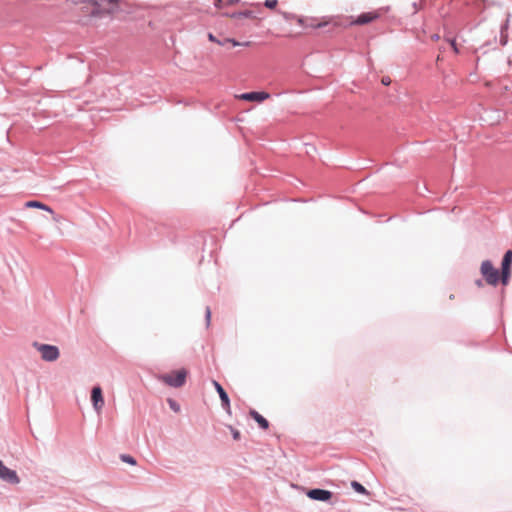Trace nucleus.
<instances>
[{"mask_svg": "<svg viewBox=\"0 0 512 512\" xmlns=\"http://www.w3.org/2000/svg\"><path fill=\"white\" fill-rule=\"evenodd\" d=\"M90 3L94 9L92 16L100 17L103 15H114L121 11L125 4L124 0H91Z\"/></svg>", "mask_w": 512, "mask_h": 512, "instance_id": "nucleus-1", "label": "nucleus"}, {"mask_svg": "<svg viewBox=\"0 0 512 512\" xmlns=\"http://www.w3.org/2000/svg\"><path fill=\"white\" fill-rule=\"evenodd\" d=\"M480 273H481L482 277L484 278L485 282L488 285H491L494 287L498 285L499 280L501 279L498 269H496L493 266L492 262L489 260H485L481 263Z\"/></svg>", "mask_w": 512, "mask_h": 512, "instance_id": "nucleus-2", "label": "nucleus"}, {"mask_svg": "<svg viewBox=\"0 0 512 512\" xmlns=\"http://www.w3.org/2000/svg\"><path fill=\"white\" fill-rule=\"evenodd\" d=\"M187 374V370L182 368L167 374H163L159 376V379L166 385L177 388L185 384Z\"/></svg>", "mask_w": 512, "mask_h": 512, "instance_id": "nucleus-3", "label": "nucleus"}, {"mask_svg": "<svg viewBox=\"0 0 512 512\" xmlns=\"http://www.w3.org/2000/svg\"><path fill=\"white\" fill-rule=\"evenodd\" d=\"M33 345L37 349V351L40 353L41 358L44 361L53 362V361H56L60 356L58 347H56L54 345L40 344L37 342H35Z\"/></svg>", "mask_w": 512, "mask_h": 512, "instance_id": "nucleus-4", "label": "nucleus"}, {"mask_svg": "<svg viewBox=\"0 0 512 512\" xmlns=\"http://www.w3.org/2000/svg\"><path fill=\"white\" fill-rule=\"evenodd\" d=\"M381 16V11L380 10H374V11H369V12H365V13H362L360 14L359 16L357 17H350V25H366V24H369L375 20H377L378 18H380Z\"/></svg>", "mask_w": 512, "mask_h": 512, "instance_id": "nucleus-5", "label": "nucleus"}, {"mask_svg": "<svg viewBox=\"0 0 512 512\" xmlns=\"http://www.w3.org/2000/svg\"><path fill=\"white\" fill-rule=\"evenodd\" d=\"M512 266V250H508L502 260L501 268V282L503 285H507L511 276Z\"/></svg>", "mask_w": 512, "mask_h": 512, "instance_id": "nucleus-6", "label": "nucleus"}, {"mask_svg": "<svg viewBox=\"0 0 512 512\" xmlns=\"http://www.w3.org/2000/svg\"><path fill=\"white\" fill-rule=\"evenodd\" d=\"M91 402L95 411L99 414L101 413L104 407V397L102 393V389L99 386L93 387L91 391Z\"/></svg>", "mask_w": 512, "mask_h": 512, "instance_id": "nucleus-7", "label": "nucleus"}, {"mask_svg": "<svg viewBox=\"0 0 512 512\" xmlns=\"http://www.w3.org/2000/svg\"><path fill=\"white\" fill-rule=\"evenodd\" d=\"M236 98L245 101L263 102L270 98V94L267 92H248L240 95H236Z\"/></svg>", "mask_w": 512, "mask_h": 512, "instance_id": "nucleus-8", "label": "nucleus"}, {"mask_svg": "<svg viewBox=\"0 0 512 512\" xmlns=\"http://www.w3.org/2000/svg\"><path fill=\"white\" fill-rule=\"evenodd\" d=\"M0 478L12 484L19 483V477L14 470L9 469L0 461Z\"/></svg>", "mask_w": 512, "mask_h": 512, "instance_id": "nucleus-9", "label": "nucleus"}, {"mask_svg": "<svg viewBox=\"0 0 512 512\" xmlns=\"http://www.w3.org/2000/svg\"><path fill=\"white\" fill-rule=\"evenodd\" d=\"M212 383H213V386L215 387L216 391L219 394V397H220L221 403H222V407L225 409V411L228 414H231L230 400H229L227 393L225 392L223 387L216 380H213Z\"/></svg>", "mask_w": 512, "mask_h": 512, "instance_id": "nucleus-10", "label": "nucleus"}, {"mask_svg": "<svg viewBox=\"0 0 512 512\" xmlns=\"http://www.w3.org/2000/svg\"><path fill=\"white\" fill-rule=\"evenodd\" d=\"M308 497L318 501H328L332 493L328 490L323 489H312L307 493Z\"/></svg>", "mask_w": 512, "mask_h": 512, "instance_id": "nucleus-11", "label": "nucleus"}, {"mask_svg": "<svg viewBox=\"0 0 512 512\" xmlns=\"http://www.w3.org/2000/svg\"><path fill=\"white\" fill-rule=\"evenodd\" d=\"M25 207L26 208H37V209L44 210L52 215V218L54 221H56V222L59 221V219L56 217V215H55L54 211L51 209V207H49L48 205H46L40 201H36V200L27 201L25 203Z\"/></svg>", "mask_w": 512, "mask_h": 512, "instance_id": "nucleus-12", "label": "nucleus"}, {"mask_svg": "<svg viewBox=\"0 0 512 512\" xmlns=\"http://www.w3.org/2000/svg\"><path fill=\"white\" fill-rule=\"evenodd\" d=\"M250 416L258 423V425L262 429L266 430L269 428V422L262 415H260L257 411L251 410Z\"/></svg>", "mask_w": 512, "mask_h": 512, "instance_id": "nucleus-13", "label": "nucleus"}, {"mask_svg": "<svg viewBox=\"0 0 512 512\" xmlns=\"http://www.w3.org/2000/svg\"><path fill=\"white\" fill-rule=\"evenodd\" d=\"M223 15L231 17V18H255V16L253 15V12L250 10H246L243 12H233V13L224 11Z\"/></svg>", "mask_w": 512, "mask_h": 512, "instance_id": "nucleus-14", "label": "nucleus"}, {"mask_svg": "<svg viewBox=\"0 0 512 512\" xmlns=\"http://www.w3.org/2000/svg\"><path fill=\"white\" fill-rule=\"evenodd\" d=\"M208 39L211 42H215L219 45H225L226 43H231L233 46L241 45V43H239L238 41L231 39V38H225L223 41H221L220 38H216L212 33L208 34Z\"/></svg>", "mask_w": 512, "mask_h": 512, "instance_id": "nucleus-15", "label": "nucleus"}, {"mask_svg": "<svg viewBox=\"0 0 512 512\" xmlns=\"http://www.w3.org/2000/svg\"><path fill=\"white\" fill-rule=\"evenodd\" d=\"M239 3V0H215L214 5L218 9H225L229 6H234Z\"/></svg>", "mask_w": 512, "mask_h": 512, "instance_id": "nucleus-16", "label": "nucleus"}, {"mask_svg": "<svg viewBox=\"0 0 512 512\" xmlns=\"http://www.w3.org/2000/svg\"><path fill=\"white\" fill-rule=\"evenodd\" d=\"M330 23L329 20H323V21H316V20H311V23L309 24V27H312V28H322L326 25H328Z\"/></svg>", "mask_w": 512, "mask_h": 512, "instance_id": "nucleus-17", "label": "nucleus"}, {"mask_svg": "<svg viewBox=\"0 0 512 512\" xmlns=\"http://www.w3.org/2000/svg\"><path fill=\"white\" fill-rule=\"evenodd\" d=\"M352 487L355 489V491H357L358 493H361V494H365L366 493V489L364 488L363 485H361L360 483L356 482V481H353L352 482Z\"/></svg>", "mask_w": 512, "mask_h": 512, "instance_id": "nucleus-18", "label": "nucleus"}, {"mask_svg": "<svg viewBox=\"0 0 512 512\" xmlns=\"http://www.w3.org/2000/svg\"><path fill=\"white\" fill-rule=\"evenodd\" d=\"M121 459L128 464H131V465L136 464V460L130 455H125V454L121 455Z\"/></svg>", "mask_w": 512, "mask_h": 512, "instance_id": "nucleus-19", "label": "nucleus"}, {"mask_svg": "<svg viewBox=\"0 0 512 512\" xmlns=\"http://www.w3.org/2000/svg\"><path fill=\"white\" fill-rule=\"evenodd\" d=\"M278 4L277 0H266L264 5L269 9H274Z\"/></svg>", "mask_w": 512, "mask_h": 512, "instance_id": "nucleus-20", "label": "nucleus"}, {"mask_svg": "<svg viewBox=\"0 0 512 512\" xmlns=\"http://www.w3.org/2000/svg\"><path fill=\"white\" fill-rule=\"evenodd\" d=\"M168 402H169V405H170L172 410H174L175 412H179L180 411L179 405L174 400L170 399Z\"/></svg>", "mask_w": 512, "mask_h": 512, "instance_id": "nucleus-21", "label": "nucleus"}, {"mask_svg": "<svg viewBox=\"0 0 512 512\" xmlns=\"http://www.w3.org/2000/svg\"><path fill=\"white\" fill-rule=\"evenodd\" d=\"M448 41H449L451 47L453 48L454 52L458 53L459 50H458V47H457L455 39H449Z\"/></svg>", "mask_w": 512, "mask_h": 512, "instance_id": "nucleus-22", "label": "nucleus"}, {"mask_svg": "<svg viewBox=\"0 0 512 512\" xmlns=\"http://www.w3.org/2000/svg\"><path fill=\"white\" fill-rule=\"evenodd\" d=\"M233 438H234L235 440H239V438H240V433H239V431H237V430L233 431Z\"/></svg>", "mask_w": 512, "mask_h": 512, "instance_id": "nucleus-23", "label": "nucleus"}, {"mask_svg": "<svg viewBox=\"0 0 512 512\" xmlns=\"http://www.w3.org/2000/svg\"><path fill=\"white\" fill-rule=\"evenodd\" d=\"M210 317H211V311H210V308H207L206 309V318H207L208 322L210 321Z\"/></svg>", "mask_w": 512, "mask_h": 512, "instance_id": "nucleus-24", "label": "nucleus"}, {"mask_svg": "<svg viewBox=\"0 0 512 512\" xmlns=\"http://www.w3.org/2000/svg\"><path fill=\"white\" fill-rule=\"evenodd\" d=\"M382 83H383L384 85H388V84L390 83V80H389V79H386V78H383V79H382Z\"/></svg>", "mask_w": 512, "mask_h": 512, "instance_id": "nucleus-25", "label": "nucleus"}, {"mask_svg": "<svg viewBox=\"0 0 512 512\" xmlns=\"http://www.w3.org/2000/svg\"><path fill=\"white\" fill-rule=\"evenodd\" d=\"M476 285H477L478 287H482V286H483V283H482V281H481V280H477V281H476Z\"/></svg>", "mask_w": 512, "mask_h": 512, "instance_id": "nucleus-26", "label": "nucleus"}]
</instances>
